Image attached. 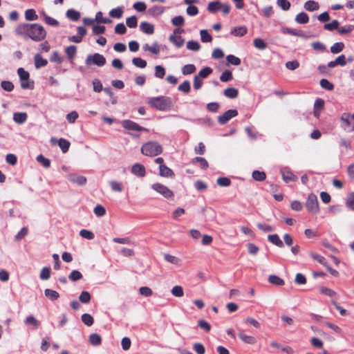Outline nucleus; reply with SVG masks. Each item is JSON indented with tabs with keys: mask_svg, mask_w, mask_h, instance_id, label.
I'll return each instance as SVG.
<instances>
[{
	"mask_svg": "<svg viewBox=\"0 0 354 354\" xmlns=\"http://www.w3.org/2000/svg\"><path fill=\"white\" fill-rule=\"evenodd\" d=\"M171 293L174 297H181L184 295V290L182 286H175L171 288Z\"/></svg>",
	"mask_w": 354,
	"mask_h": 354,
	"instance_id": "obj_43",
	"label": "nucleus"
},
{
	"mask_svg": "<svg viewBox=\"0 0 354 354\" xmlns=\"http://www.w3.org/2000/svg\"><path fill=\"white\" fill-rule=\"evenodd\" d=\"M248 32V29L245 26H238L232 28L230 33L235 37H243Z\"/></svg>",
	"mask_w": 354,
	"mask_h": 354,
	"instance_id": "obj_20",
	"label": "nucleus"
},
{
	"mask_svg": "<svg viewBox=\"0 0 354 354\" xmlns=\"http://www.w3.org/2000/svg\"><path fill=\"white\" fill-rule=\"evenodd\" d=\"M79 299L82 303L88 304L91 301V295L87 291H82L79 296Z\"/></svg>",
	"mask_w": 354,
	"mask_h": 354,
	"instance_id": "obj_54",
	"label": "nucleus"
},
{
	"mask_svg": "<svg viewBox=\"0 0 354 354\" xmlns=\"http://www.w3.org/2000/svg\"><path fill=\"white\" fill-rule=\"evenodd\" d=\"M51 270L50 268L48 267H44L41 269V273H40V279L42 280H47L50 277Z\"/></svg>",
	"mask_w": 354,
	"mask_h": 354,
	"instance_id": "obj_56",
	"label": "nucleus"
},
{
	"mask_svg": "<svg viewBox=\"0 0 354 354\" xmlns=\"http://www.w3.org/2000/svg\"><path fill=\"white\" fill-rule=\"evenodd\" d=\"M66 17L72 21H77L80 18V13L73 9H69L66 11Z\"/></svg>",
	"mask_w": 354,
	"mask_h": 354,
	"instance_id": "obj_31",
	"label": "nucleus"
},
{
	"mask_svg": "<svg viewBox=\"0 0 354 354\" xmlns=\"http://www.w3.org/2000/svg\"><path fill=\"white\" fill-rule=\"evenodd\" d=\"M124 10L122 7H118L110 10L109 15L115 19H120L122 17Z\"/></svg>",
	"mask_w": 354,
	"mask_h": 354,
	"instance_id": "obj_35",
	"label": "nucleus"
},
{
	"mask_svg": "<svg viewBox=\"0 0 354 354\" xmlns=\"http://www.w3.org/2000/svg\"><path fill=\"white\" fill-rule=\"evenodd\" d=\"M190 83L189 81H184L181 84H180L178 87V89L180 91H182L185 93H187L190 91Z\"/></svg>",
	"mask_w": 354,
	"mask_h": 354,
	"instance_id": "obj_60",
	"label": "nucleus"
},
{
	"mask_svg": "<svg viewBox=\"0 0 354 354\" xmlns=\"http://www.w3.org/2000/svg\"><path fill=\"white\" fill-rule=\"evenodd\" d=\"M24 324L31 325L35 328H38L39 326V322L32 315L28 316L24 320Z\"/></svg>",
	"mask_w": 354,
	"mask_h": 354,
	"instance_id": "obj_39",
	"label": "nucleus"
},
{
	"mask_svg": "<svg viewBox=\"0 0 354 354\" xmlns=\"http://www.w3.org/2000/svg\"><path fill=\"white\" fill-rule=\"evenodd\" d=\"M80 235L87 240H92L94 239V234L91 231L87 230H80Z\"/></svg>",
	"mask_w": 354,
	"mask_h": 354,
	"instance_id": "obj_61",
	"label": "nucleus"
},
{
	"mask_svg": "<svg viewBox=\"0 0 354 354\" xmlns=\"http://www.w3.org/2000/svg\"><path fill=\"white\" fill-rule=\"evenodd\" d=\"M149 104L159 111H167L172 106V101L169 97L159 96L149 100Z\"/></svg>",
	"mask_w": 354,
	"mask_h": 354,
	"instance_id": "obj_2",
	"label": "nucleus"
},
{
	"mask_svg": "<svg viewBox=\"0 0 354 354\" xmlns=\"http://www.w3.org/2000/svg\"><path fill=\"white\" fill-rule=\"evenodd\" d=\"M304 7L306 10L312 12L318 10L319 6L317 2L313 0H310L304 3Z\"/></svg>",
	"mask_w": 354,
	"mask_h": 354,
	"instance_id": "obj_27",
	"label": "nucleus"
},
{
	"mask_svg": "<svg viewBox=\"0 0 354 354\" xmlns=\"http://www.w3.org/2000/svg\"><path fill=\"white\" fill-rule=\"evenodd\" d=\"M35 66L36 68L44 67L48 64V61L44 59L40 54H36L34 56Z\"/></svg>",
	"mask_w": 354,
	"mask_h": 354,
	"instance_id": "obj_21",
	"label": "nucleus"
},
{
	"mask_svg": "<svg viewBox=\"0 0 354 354\" xmlns=\"http://www.w3.org/2000/svg\"><path fill=\"white\" fill-rule=\"evenodd\" d=\"M82 321L85 325L88 326H90L93 324V317L88 313H84L82 315Z\"/></svg>",
	"mask_w": 354,
	"mask_h": 354,
	"instance_id": "obj_55",
	"label": "nucleus"
},
{
	"mask_svg": "<svg viewBox=\"0 0 354 354\" xmlns=\"http://www.w3.org/2000/svg\"><path fill=\"white\" fill-rule=\"evenodd\" d=\"M351 119L352 118L348 113H342L340 118L342 127L347 132H352L354 131V122H353Z\"/></svg>",
	"mask_w": 354,
	"mask_h": 354,
	"instance_id": "obj_8",
	"label": "nucleus"
},
{
	"mask_svg": "<svg viewBox=\"0 0 354 354\" xmlns=\"http://www.w3.org/2000/svg\"><path fill=\"white\" fill-rule=\"evenodd\" d=\"M143 49L145 51H149L152 54L158 55L160 49L157 43H154L152 46H149L147 44L143 46Z\"/></svg>",
	"mask_w": 354,
	"mask_h": 354,
	"instance_id": "obj_30",
	"label": "nucleus"
},
{
	"mask_svg": "<svg viewBox=\"0 0 354 354\" xmlns=\"http://www.w3.org/2000/svg\"><path fill=\"white\" fill-rule=\"evenodd\" d=\"M253 44L254 47L259 50H264L267 47L266 43L262 39L260 38L254 39L253 41Z\"/></svg>",
	"mask_w": 354,
	"mask_h": 354,
	"instance_id": "obj_51",
	"label": "nucleus"
},
{
	"mask_svg": "<svg viewBox=\"0 0 354 354\" xmlns=\"http://www.w3.org/2000/svg\"><path fill=\"white\" fill-rule=\"evenodd\" d=\"M187 48L189 50L198 51L201 48V45L198 41L191 40L187 43Z\"/></svg>",
	"mask_w": 354,
	"mask_h": 354,
	"instance_id": "obj_48",
	"label": "nucleus"
},
{
	"mask_svg": "<svg viewBox=\"0 0 354 354\" xmlns=\"http://www.w3.org/2000/svg\"><path fill=\"white\" fill-rule=\"evenodd\" d=\"M28 115L25 112H15L13 114V120L19 124H22L26 122Z\"/></svg>",
	"mask_w": 354,
	"mask_h": 354,
	"instance_id": "obj_17",
	"label": "nucleus"
},
{
	"mask_svg": "<svg viewBox=\"0 0 354 354\" xmlns=\"http://www.w3.org/2000/svg\"><path fill=\"white\" fill-rule=\"evenodd\" d=\"M196 66L194 64H186L182 68V73L183 75H190L196 71Z\"/></svg>",
	"mask_w": 354,
	"mask_h": 354,
	"instance_id": "obj_45",
	"label": "nucleus"
},
{
	"mask_svg": "<svg viewBox=\"0 0 354 354\" xmlns=\"http://www.w3.org/2000/svg\"><path fill=\"white\" fill-rule=\"evenodd\" d=\"M268 281L274 285L277 286H283L284 284V281L279 277L277 275L272 274L270 275L268 277Z\"/></svg>",
	"mask_w": 354,
	"mask_h": 354,
	"instance_id": "obj_41",
	"label": "nucleus"
},
{
	"mask_svg": "<svg viewBox=\"0 0 354 354\" xmlns=\"http://www.w3.org/2000/svg\"><path fill=\"white\" fill-rule=\"evenodd\" d=\"M346 205L348 209L354 210V192L348 194L346 200Z\"/></svg>",
	"mask_w": 354,
	"mask_h": 354,
	"instance_id": "obj_47",
	"label": "nucleus"
},
{
	"mask_svg": "<svg viewBox=\"0 0 354 354\" xmlns=\"http://www.w3.org/2000/svg\"><path fill=\"white\" fill-rule=\"evenodd\" d=\"M17 73L21 81V87L25 89L30 88L31 87V85L30 83L28 82L30 77L29 73L25 71L23 68H19L17 70Z\"/></svg>",
	"mask_w": 354,
	"mask_h": 354,
	"instance_id": "obj_11",
	"label": "nucleus"
},
{
	"mask_svg": "<svg viewBox=\"0 0 354 354\" xmlns=\"http://www.w3.org/2000/svg\"><path fill=\"white\" fill-rule=\"evenodd\" d=\"M17 35L31 39L34 41H43L46 37V31L39 24H21L15 28Z\"/></svg>",
	"mask_w": 354,
	"mask_h": 354,
	"instance_id": "obj_1",
	"label": "nucleus"
},
{
	"mask_svg": "<svg viewBox=\"0 0 354 354\" xmlns=\"http://www.w3.org/2000/svg\"><path fill=\"white\" fill-rule=\"evenodd\" d=\"M306 207L308 212L317 214L319 212V203L315 194H310L307 198Z\"/></svg>",
	"mask_w": 354,
	"mask_h": 354,
	"instance_id": "obj_7",
	"label": "nucleus"
},
{
	"mask_svg": "<svg viewBox=\"0 0 354 354\" xmlns=\"http://www.w3.org/2000/svg\"><path fill=\"white\" fill-rule=\"evenodd\" d=\"M151 189L167 199H171L174 196V192L171 189H170L168 187L162 183H153L151 185Z\"/></svg>",
	"mask_w": 354,
	"mask_h": 354,
	"instance_id": "obj_4",
	"label": "nucleus"
},
{
	"mask_svg": "<svg viewBox=\"0 0 354 354\" xmlns=\"http://www.w3.org/2000/svg\"><path fill=\"white\" fill-rule=\"evenodd\" d=\"M232 79V73L230 71H225L223 72L220 77V80L223 82H226Z\"/></svg>",
	"mask_w": 354,
	"mask_h": 354,
	"instance_id": "obj_64",
	"label": "nucleus"
},
{
	"mask_svg": "<svg viewBox=\"0 0 354 354\" xmlns=\"http://www.w3.org/2000/svg\"><path fill=\"white\" fill-rule=\"evenodd\" d=\"M111 189L113 192H121L122 191V187L120 183L116 180H111L109 182Z\"/></svg>",
	"mask_w": 354,
	"mask_h": 354,
	"instance_id": "obj_59",
	"label": "nucleus"
},
{
	"mask_svg": "<svg viewBox=\"0 0 354 354\" xmlns=\"http://www.w3.org/2000/svg\"><path fill=\"white\" fill-rule=\"evenodd\" d=\"M346 64L345 61V56L344 55H341L337 57L334 61H331L328 64V66L329 68H333L337 65H340L342 66H345Z\"/></svg>",
	"mask_w": 354,
	"mask_h": 354,
	"instance_id": "obj_25",
	"label": "nucleus"
},
{
	"mask_svg": "<svg viewBox=\"0 0 354 354\" xmlns=\"http://www.w3.org/2000/svg\"><path fill=\"white\" fill-rule=\"evenodd\" d=\"M127 26L131 28H136L138 25V21L136 16H131L126 19Z\"/></svg>",
	"mask_w": 354,
	"mask_h": 354,
	"instance_id": "obj_62",
	"label": "nucleus"
},
{
	"mask_svg": "<svg viewBox=\"0 0 354 354\" xmlns=\"http://www.w3.org/2000/svg\"><path fill=\"white\" fill-rule=\"evenodd\" d=\"M87 66L96 65L97 66H103L106 64L105 57L97 53L94 54H89L85 60Z\"/></svg>",
	"mask_w": 354,
	"mask_h": 354,
	"instance_id": "obj_6",
	"label": "nucleus"
},
{
	"mask_svg": "<svg viewBox=\"0 0 354 354\" xmlns=\"http://www.w3.org/2000/svg\"><path fill=\"white\" fill-rule=\"evenodd\" d=\"M67 179L72 183L78 185H83L86 183V178L83 176H79L74 174H70L67 176Z\"/></svg>",
	"mask_w": 354,
	"mask_h": 354,
	"instance_id": "obj_14",
	"label": "nucleus"
},
{
	"mask_svg": "<svg viewBox=\"0 0 354 354\" xmlns=\"http://www.w3.org/2000/svg\"><path fill=\"white\" fill-rule=\"evenodd\" d=\"M295 21L298 24H307L309 21V17L308 15L305 12H299L295 17Z\"/></svg>",
	"mask_w": 354,
	"mask_h": 354,
	"instance_id": "obj_36",
	"label": "nucleus"
},
{
	"mask_svg": "<svg viewBox=\"0 0 354 354\" xmlns=\"http://www.w3.org/2000/svg\"><path fill=\"white\" fill-rule=\"evenodd\" d=\"M65 53L68 59L72 61L77 53V47L73 45L69 46L65 48Z\"/></svg>",
	"mask_w": 354,
	"mask_h": 354,
	"instance_id": "obj_29",
	"label": "nucleus"
},
{
	"mask_svg": "<svg viewBox=\"0 0 354 354\" xmlns=\"http://www.w3.org/2000/svg\"><path fill=\"white\" fill-rule=\"evenodd\" d=\"M141 152L147 156H156L162 152V147L158 142L150 141L142 146Z\"/></svg>",
	"mask_w": 354,
	"mask_h": 354,
	"instance_id": "obj_3",
	"label": "nucleus"
},
{
	"mask_svg": "<svg viewBox=\"0 0 354 354\" xmlns=\"http://www.w3.org/2000/svg\"><path fill=\"white\" fill-rule=\"evenodd\" d=\"M164 259L166 261L174 265H180V259L179 258L169 254H164Z\"/></svg>",
	"mask_w": 354,
	"mask_h": 354,
	"instance_id": "obj_44",
	"label": "nucleus"
},
{
	"mask_svg": "<svg viewBox=\"0 0 354 354\" xmlns=\"http://www.w3.org/2000/svg\"><path fill=\"white\" fill-rule=\"evenodd\" d=\"M50 141L53 143L57 142L59 147H60L63 153H66L68 151L70 147V142L64 138H59V140H57L55 138H52L50 139Z\"/></svg>",
	"mask_w": 354,
	"mask_h": 354,
	"instance_id": "obj_16",
	"label": "nucleus"
},
{
	"mask_svg": "<svg viewBox=\"0 0 354 354\" xmlns=\"http://www.w3.org/2000/svg\"><path fill=\"white\" fill-rule=\"evenodd\" d=\"M77 35L74 36L68 37V40L74 43H80L82 41V38L86 35L87 30L83 26H78L77 28Z\"/></svg>",
	"mask_w": 354,
	"mask_h": 354,
	"instance_id": "obj_13",
	"label": "nucleus"
},
{
	"mask_svg": "<svg viewBox=\"0 0 354 354\" xmlns=\"http://www.w3.org/2000/svg\"><path fill=\"white\" fill-rule=\"evenodd\" d=\"M93 212H94L95 214L98 217L103 216L106 214L105 208L101 205H97L94 207Z\"/></svg>",
	"mask_w": 354,
	"mask_h": 354,
	"instance_id": "obj_58",
	"label": "nucleus"
},
{
	"mask_svg": "<svg viewBox=\"0 0 354 354\" xmlns=\"http://www.w3.org/2000/svg\"><path fill=\"white\" fill-rule=\"evenodd\" d=\"M181 30L176 29L172 35L169 37V40L176 47L180 48L183 46L185 39L180 35Z\"/></svg>",
	"mask_w": 354,
	"mask_h": 354,
	"instance_id": "obj_9",
	"label": "nucleus"
},
{
	"mask_svg": "<svg viewBox=\"0 0 354 354\" xmlns=\"http://www.w3.org/2000/svg\"><path fill=\"white\" fill-rule=\"evenodd\" d=\"M44 295L51 301H55L59 297V294L57 291L49 288L45 289Z\"/></svg>",
	"mask_w": 354,
	"mask_h": 354,
	"instance_id": "obj_26",
	"label": "nucleus"
},
{
	"mask_svg": "<svg viewBox=\"0 0 354 354\" xmlns=\"http://www.w3.org/2000/svg\"><path fill=\"white\" fill-rule=\"evenodd\" d=\"M165 8L160 6H153L149 8L148 14L153 16L157 17L162 15L165 12Z\"/></svg>",
	"mask_w": 354,
	"mask_h": 354,
	"instance_id": "obj_23",
	"label": "nucleus"
},
{
	"mask_svg": "<svg viewBox=\"0 0 354 354\" xmlns=\"http://www.w3.org/2000/svg\"><path fill=\"white\" fill-rule=\"evenodd\" d=\"M37 160L41 163L44 167L48 168L50 166V161L49 159L45 158L42 155H39L37 157Z\"/></svg>",
	"mask_w": 354,
	"mask_h": 354,
	"instance_id": "obj_63",
	"label": "nucleus"
},
{
	"mask_svg": "<svg viewBox=\"0 0 354 354\" xmlns=\"http://www.w3.org/2000/svg\"><path fill=\"white\" fill-rule=\"evenodd\" d=\"M95 22L100 24H111L112 23V20L107 18L104 17L103 14L101 11H99L96 13L95 17Z\"/></svg>",
	"mask_w": 354,
	"mask_h": 354,
	"instance_id": "obj_34",
	"label": "nucleus"
},
{
	"mask_svg": "<svg viewBox=\"0 0 354 354\" xmlns=\"http://www.w3.org/2000/svg\"><path fill=\"white\" fill-rule=\"evenodd\" d=\"M238 111L236 109H230L225 111L223 115L218 117V122L221 124H226L230 119L236 117Z\"/></svg>",
	"mask_w": 354,
	"mask_h": 354,
	"instance_id": "obj_12",
	"label": "nucleus"
},
{
	"mask_svg": "<svg viewBox=\"0 0 354 354\" xmlns=\"http://www.w3.org/2000/svg\"><path fill=\"white\" fill-rule=\"evenodd\" d=\"M159 173L165 178H174L175 176L174 171L165 165L159 166Z\"/></svg>",
	"mask_w": 354,
	"mask_h": 354,
	"instance_id": "obj_18",
	"label": "nucleus"
},
{
	"mask_svg": "<svg viewBox=\"0 0 354 354\" xmlns=\"http://www.w3.org/2000/svg\"><path fill=\"white\" fill-rule=\"evenodd\" d=\"M344 47V45L342 42H337L335 43L331 47H330V52L333 54H337L342 51L343 48Z\"/></svg>",
	"mask_w": 354,
	"mask_h": 354,
	"instance_id": "obj_49",
	"label": "nucleus"
},
{
	"mask_svg": "<svg viewBox=\"0 0 354 354\" xmlns=\"http://www.w3.org/2000/svg\"><path fill=\"white\" fill-rule=\"evenodd\" d=\"M25 18L28 21H34L38 19V15L34 9H28L25 11Z\"/></svg>",
	"mask_w": 354,
	"mask_h": 354,
	"instance_id": "obj_40",
	"label": "nucleus"
},
{
	"mask_svg": "<svg viewBox=\"0 0 354 354\" xmlns=\"http://www.w3.org/2000/svg\"><path fill=\"white\" fill-rule=\"evenodd\" d=\"M41 16L44 18V21L49 26H58L59 23V21L46 15V13L44 11H41L40 12Z\"/></svg>",
	"mask_w": 354,
	"mask_h": 354,
	"instance_id": "obj_24",
	"label": "nucleus"
},
{
	"mask_svg": "<svg viewBox=\"0 0 354 354\" xmlns=\"http://www.w3.org/2000/svg\"><path fill=\"white\" fill-rule=\"evenodd\" d=\"M140 28L142 32L147 34V35H152L154 32V26L153 25L144 21L142 22L140 25Z\"/></svg>",
	"mask_w": 354,
	"mask_h": 354,
	"instance_id": "obj_22",
	"label": "nucleus"
},
{
	"mask_svg": "<svg viewBox=\"0 0 354 354\" xmlns=\"http://www.w3.org/2000/svg\"><path fill=\"white\" fill-rule=\"evenodd\" d=\"M89 342L94 346H100L102 344V337L97 333H93L89 336Z\"/></svg>",
	"mask_w": 354,
	"mask_h": 354,
	"instance_id": "obj_28",
	"label": "nucleus"
},
{
	"mask_svg": "<svg viewBox=\"0 0 354 354\" xmlns=\"http://www.w3.org/2000/svg\"><path fill=\"white\" fill-rule=\"evenodd\" d=\"M207 10L212 13L221 10L224 15H227L230 12V6L227 3H222L219 1H214L209 3Z\"/></svg>",
	"mask_w": 354,
	"mask_h": 354,
	"instance_id": "obj_5",
	"label": "nucleus"
},
{
	"mask_svg": "<svg viewBox=\"0 0 354 354\" xmlns=\"http://www.w3.org/2000/svg\"><path fill=\"white\" fill-rule=\"evenodd\" d=\"M239 337L245 344H254L257 342L255 337L246 335L243 330L239 331Z\"/></svg>",
	"mask_w": 354,
	"mask_h": 354,
	"instance_id": "obj_19",
	"label": "nucleus"
},
{
	"mask_svg": "<svg viewBox=\"0 0 354 354\" xmlns=\"http://www.w3.org/2000/svg\"><path fill=\"white\" fill-rule=\"evenodd\" d=\"M339 25V23L338 22V21L335 19V20H333L329 24H326L324 26V29H326L327 30L332 31V30L337 29Z\"/></svg>",
	"mask_w": 354,
	"mask_h": 354,
	"instance_id": "obj_57",
	"label": "nucleus"
},
{
	"mask_svg": "<svg viewBox=\"0 0 354 354\" xmlns=\"http://www.w3.org/2000/svg\"><path fill=\"white\" fill-rule=\"evenodd\" d=\"M133 64L140 68H144L147 66V62L140 57H134L132 59Z\"/></svg>",
	"mask_w": 354,
	"mask_h": 354,
	"instance_id": "obj_46",
	"label": "nucleus"
},
{
	"mask_svg": "<svg viewBox=\"0 0 354 354\" xmlns=\"http://www.w3.org/2000/svg\"><path fill=\"white\" fill-rule=\"evenodd\" d=\"M268 239L270 242L277 247L282 248L283 246L282 241L277 234H270L268 236Z\"/></svg>",
	"mask_w": 354,
	"mask_h": 354,
	"instance_id": "obj_32",
	"label": "nucleus"
},
{
	"mask_svg": "<svg viewBox=\"0 0 354 354\" xmlns=\"http://www.w3.org/2000/svg\"><path fill=\"white\" fill-rule=\"evenodd\" d=\"M224 95L228 98L234 99L238 96L239 91L235 88H227L224 91Z\"/></svg>",
	"mask_w": 354,
	"mask_h": 354,
	"instance_id": "obj_37",
	"label": "nucleus"
},
{
	"mask_svg": "<svg viewBox=\"0 0 354 354\" xmlns=\"http://www.w3.org/2000/svg\"><path fill=\"white\" fill-rule=\"evenodd\" d=\"M200 36L201 41L204 43L211 42L212 41V37L207 30H201Z\"/></svg>",
	"mask_w": 354,
	"mask_h": 354,
	"instance_id": "obj_42",
	"label": "nucleus"
},
{
	"mask_svg": "<svg viewBox=\"0 0 354 354\" xmlns=\"http://www.w3.org/2000/svg\"><path fill=\"white\" fill-rule=\"evenodd\" d=\"M226 60L228 64H231L234 66H239L241 64V59L233 55H229L226 57Z\"/></svg>",
	"mask_w": 354,
	"mask_h": 354,
	"instance_id": "obj_52",
	"label": "nucleus"
},
{
	"mask_svg": "<svg viewBox=\"0 0 354 354\" xmlns=\"http://www.w3.org/2000/svg\"><path fill=\"white\" fill-rule=\"evenodd\" d=\"M165 68L160 65L154 67V75L156 77L162 79L165 75Z\"/></svg>",
	"mask_w": 354,
	"mask_h": 354,
	"instance_id": "obj_38",
	"label": "nucleus"
},
{
	"mask_svg": "<svg viewBox=\"0 0 354 354\" xmlns=\"http://www.w3.org/2000/svg\"><path fill=\"white\" fill-rule=\"evenodd\" d=\"M252 178L257 181H263L266 179L265 172L255 170L252 172Z\"/></svg>",
	"mask_w": 354,
	"mask_h": 354,
	"instance_id": "obj_50",
	"label": "nucleus"
},
{
	"mask_svg": "<svg viewBox=\"0 0 354 354\" xmlns=\"http://www.w3.org/2000/svg\"><path fill=\"white\" fill-rule=\"evenodd\" d=\"M68 278L72 281H77L82 278V274L80 271L75 270L70 273Z\"/></svg>",
	"mask_w": 354,
	"mask_h": 354,
	"instance_id": "obj_53",
	"label": "nucleus"
},
{
	"mask_svg": "<svg viewBox=\"0 0 354 354\" xmlns=\"http://www.w3.org/2000/svg\"><path fill=\"white\" fill-rule=\"evenodd\" d=\"M122 126L127 129V130H129V131H148V129L145 128V127H142L141 126H140L138 124H137L136 122H133V121H131V120H124L123 121H122Z\"/></svg>",
	"mask_w": 354,
	"mask_h": 354,
	"instance_id": "obj_10",
	"label": "nucleus"
},
{
	"mask_svg": "<svg viewBox=\"0 0 354 354\" xmlns=\"http://www.w3.org/2000/svg\"><path fill=\"white\" fill-rule=\"evenodd\" d=\"M131 173L135 176L142 178L146 174L145 167L140 163H136L131 167Z\"/></svg>",
	"mask_w": 354,
	"mask_h": 354,
	"instance_id": "obj_15",
	"label": "nucleus"
},
{
	"mask_svg": "<svg viewBox=\"0 0 354 354\" xmlns=\"http://www.w3.org/2000/svg\"><path fill=\"white\" fill-rule=\"evenodd\" d=\"M282 178L286 183L295 181L297 177L290 171H282Z\"/></svg>",
	"mask_w": 354,
	"mask_h": 354,
	"instance_id": "obj_33",
	"label": "nucleus"
}]
</instances>
